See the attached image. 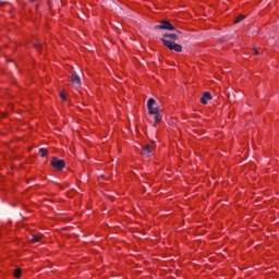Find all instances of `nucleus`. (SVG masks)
I'll return each mask as SVG.
<instances>
[{
  "label": "nucleus",
  "mask_w": 279,
  "mask_h": 279,
  "mask_svg": "<svg viewBox=\"0 0 279 279\" xmlns=\"http://www.w3.org/2000/svg\"><path fill=\"white\" fill-rule=\"evenodd\" d=\"M39 154H41V158H45V156H47V149L46 148H39Z\"/></svg>",
  "instance_id": "obj_10"
},
{
  "label": "nucleus",
  "mask_w": 279,
  "mask_h": 279,
  "mask_svg": "<svg viewBox=\"0 0 279 279\" xmlns=\"http://www.w3.org/2000/svg\"><path fill=\"white\" fill-rule=\"evenodd\" d=\"M154 106H156V99L149 98L147 101L148 113L158 114V107Z\"/></svg>",
  "instance_id": "obj_6"
},
{
  "label": "nucleus",
  "mask_w": 279,
  "mask_h": 279,
  "mask_svg": "<svg viewBox=\"0 0 279 279\" xmlns=\"http://www.w3.org/2000/svg\"><path fill=\"white\" fill-rule=\"evenodd\" d=\"M141 155L144 158H151V156H154V145H145L142 148Z\"/></svg>",
  "instance_id": "obj_4"
},
{
  "label": "nucleus",
  "mask_w": 279,
  "mask_h": 279,
  "mask_svg": "<svg viewBox=\"0 0 279 279\" xmlns=\"http://www.w3.org/2000/svg\"><path fill=\"white\" fill-rule=\"evenodd\" d=\"M33 243H40V235H33Z\"/></svg>",
  "instance_id": "obj_8"
},
{
  "label": "nucleus",
  "mask_w": 279,
  "mask_h": 279,
  "mask_svg": "<svg viewBox=\"0 0 279 279\" xmlns=\"http://www.w3.org/2000/svg\"><path fill=\"white\" fill-rule=\"evenodd\" d=\"M36 49H40V46L39 45H35Z\"/></svg>",
  "instance_id": "obj_14"
},
{
  "label": "nucleus",
  "mask_w": 279,
  "mask_h": 279,
  "mask_svg": "<svg viewBox=\"0 0 279 279\" xmlns=\"http://www.w3.org/2000/svg\"><path fill=\"white\" fill-rule=\"evenodd\" d=\"M14 276H15L16 278H21V268H16V269L14 270Z\"/></svg>",
  "instance_id": "obj_11"
},
{
  "label": "nucleus",
  "mask_w": 279,
  "mask_h": 279,
  "mask_svg": "<svg viewBox=\"0 0 279 279\" xmlns=\"http://www.w3.org/2000/svg\"><path fill=\"white\" fill-rule=\"evenodd\" d=\"M255 54L258 56V50H255Z\"/></svg>",
  "instance_id": "obj_15"
},
{
  "label": "nucleus",
  "mask_w": 279,
  "mask_h": 279,
  "mask_svg": "<svg viewBox=\"0 0 279 279\" xmlns=\"http://www.w3.org/2000/svg\"><path fill=\"white\" fill-rule=\"evenodd\" d=\"M155 29H168L169 32H175V27L167 20H163L161 24L156 25Z\"/></svg>",
  "instance_id": "obj_5"
},
{
  "label": "nucleus",
  "mask_w": 279,
  "mask_h": 279,
  "mask_svg": "<svg viewBox=\"0 0 279 279\" xmlns=\"http://www.w3.org/2000/svg\"><path fill=\"white\" fill-rule=\"evenodd\" d=\"M210 99H213V95H210V93L206 92L203 97L201 98V104L206 105L208 104V101H210Z\"/></svg>",
  "instance_id": "obj_7"
},
{
  "label": "nucleus",
  "mask_w": 279,
  "mask_h": 279,
  "mask_svg": "<svg viewBox=\"0 0 279 279\" xmlns=\"http://www.w3.org/2000/svg\"><path fill=\"white\" fill-rule=\"evenodd\" d=\"M175 40H178V35L175 34H165L161 38L162 45L170 49V51L182 53V46L180 44H175Z\"/></svg>",
  "instance_id": "obj_1"
},
{
  "label": "nucleus",
  "mask_w": 279,
  "mask_h": 279,
  "mask_svg": "<svg viewBox=\"0 0 279 279\" xmlns=\"http://www.w3.org/2000/svg\"><path fill=\"white\" fill-rule=\"evenodd\" d=\"M244 20H245V15H239V16L235 19L234 23H241V21H244Z\"/></svg>",
  "instance_id": "obj_9"
},
{
  "label": "nucleus",
  "mask_w": 279,
  "mask_h": 279,
  "mask_svg": "<svg viewBox=\"0 0 279 279\" xmlns=\"http://www.w3.org/2000/svg\"><path fill=\"white\" fill-rule=\"evenodd\" d=\"M70 82L73 88H80L82 86V78H80V75H77V72H72L70 76Z\"/></svg>",
  "instance_id": "obj_3"
},
{
  "label": "nucleus",
  "mask_w": 279,
  "mask_h": 279,
  "mask_svg": "<svg viewBox=\"0 0 279 279\" xmlns=\"http://www.w3.org/2000/svg\"><path fill=\"white\" fill-rule=\"evenodd\" d=\"M50 163L57 171H62V169L66 167V161L63 159H58L57 157H53Z\"/></svg>",
  "instance_id": "obj_2"
},
{
  "label": "nucleus",
  "mask_w": 279,
  "mask_h": 279,
  "mask_svg": "<svg viewBox=\"0 0 279 279\" xmlns=\"http://www.w3.org/2000/svg\"><path fill=\"white\" fill-rule=\"evenodd\" d=\"M34 1H36V0H31L32 3H34Z\"/></svg>",
  "instance_id": "obj_16"
},
{
  "label": "nucleus",
  "mask_w": 279,
  "mask_h": 279,
  "mask_svg": "<svg viewBox=\"0 0 279 279\" xmlns=\"http://www.w3.org/2000/svg\"><path fill=\"white\" fill-rule=\"evenodd\" d=\"M155 123H160V114H155Z\"/></svg>",
  "instance_id": "obj_12"
},
{
  "label": "nucleus",
  "mask_w": 279,
  "mask_h": 279,
  "mask_svg": "<svg viewBox=\"0 0 279 279\" xmlns=\"http://www.w3.org/2000/svg\"><path fill=\"white\" fill-rule=\"evenodd\" d=\"M60 97L63 101H66V95H64V92L60 93Z\"/></svg>",
  "instance_id": "obj_13"
}]
</instances>
